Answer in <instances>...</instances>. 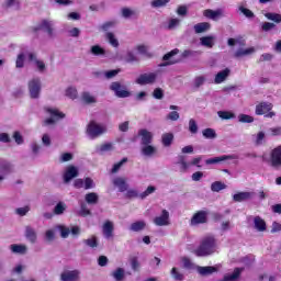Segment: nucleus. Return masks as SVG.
<instances>
[{
	"instance_id": "f257e3e1",
	"label": "nucleus",
	"mask_w": 281,
	"mask_h": 281,
	"mask_svg": "<svg viewBox=\"0 0 281 281\" xmlns=\"http://www.w3.org/2000/svg\"><path fill=\"white\" fill-rule=\"evenodd\" d=\"M215 247L216 239L213 236H206L201 240L200 246L193 251V254H195L198 258L212 256V254H214Z\"/></svg>"
},
{
	"instance_id": "f03ea898",
	"label": "nucleus",
	"mask_w": 281,
	"mask_h": 281,
	"mask_svg": "<svg viewBox=\"0 0 281 281\" xmlns=\"http://www.w3.org/2000/svg\"><path fill=\"white\" fill-rule=\"evenodd\" d=\"M228 47H234L235 45H239V48L234 53V58H245V56H251V54H256L255 47L244 48L246 45L245 40L243 37L238 38H228L227 40Z\"/></svg>"
},
{
	"instance_id": "7ed1b4c3",
	"label": "nucleus",
	"mask_w": 281,
	"mask_h": 281,
	"mask_svg": "<svg viewBox=\"0 0 281 281\" xmlns=\"http://www.w3.org/2000/svg\"><path fill=\"white\" fill-rule=\"evenodd\" d=\"M110 90L114 92L116 98H131L128 87L120 81H114L110 85Z\"/></svg>"
},
{
	"instance_id": "20e7f679",
	"label": "nucleus",
	"mask_w": 281,
	"mask_h": 281,
	"mask_svg": "<svg viewBox=\"0 0 281 281\" xmlns=\"http://www.w3.org/2000/svg\"><path fill=\"white\" fill-rule=\"evenodd\" d=\"M38 31L47 33V36L49 38H54V36H56V32L54 30V21L52 20H47V19L42 20L35 27V32H38Z\"/></svg>"
},
{
	"instance_id": "39448f33",
	"label": "nucleus",
	"mask_w": 281,
	"mask_h": 281,
	"mask_svg": "<svg viewBox=\"0 0 281 281\" xmlns=\"http://www.w3.org/2000/svg\"><path fill=\"white\" fill-rule=\"evenodd\" d=\"M30 98L38 100L41 98V78H33L27 83Z\"/></svg>"
},
{
	"instance_id": "423d86ee",
	"label": "nucleus",
	"mask_w": 281,
	"mask_h": 281,
	"mask_svg": "<svg viewBox=\"0 0 281 281\" xmlns=\"http://www.w3.org/2000/svg\"><path fill=\"white\" fill-rule=\"evenodd\" d=\"M269 166H271V168H274L276 170H278V168H281V145L274 147L270 151Z\"/></svg>"
},
{
	"instance_id": "0eeeda50",
	"label": "nucleus",
	"mask_w": 281,
	"mask_h": 281,
	"mask_svg": "<svg viewBox=\"0 0 281 281\" xmlns=\"http://www.w3.org/2000/svg\"><path fill=\"white\" fill-rule=\"evenodd\" d=\"M209 214L207 211L203 210L195 212L190 220V225L192 227H195V225H205V223H207Z\"/></svg>"
},
{
	"instance_id": "6e6552de",
	"label": "nucleus",
	"mask_w": 281,
	"mask_h": 281,
	"mask_svg": "<svg viewBox=\"0 0 281 281\" xmlns=\"http://www.w3.org/2000/svg\"><path fill=\"white\" fill-rule=\"evenodd\" d=\"M104 133V127L100 126L95 123V121H90L87 126V134L91 139H95V137H100Z\"/></svg>"
},
{
	"instance_id": "1a4fd4ad",
	"label": "nucleus",
	"mask_w": 281,
	"mask_h": 281,
	"mask_svg": "<svg viewBox=\"0 0 281 281\" xmlns=\"http://www.w3.org/2000/svg\"><path fill=\"white\" fill-rule=\"evenodd\" d=\"M157 82V72L142 74L136 79V85H155Z\"/></svg>"
},
{
	"instance_id": "9d476101",
	"label": "nucleus",
	"mask_w": 281,
	"mask_h": 281,
	"mask_svg": "<svg viewBox=\"0 0 281 281\" xmlns=\"http://www.w3.org/2000/svg\"><path fill=\"white\" fill-rule=\"evenodd\" d=\"M47 112L50 114V117L44 121V126H52V124H56V120H63L65 117V113L56 109L48 108Z\"/></svg>"
},
{
	"instance_id": "9b49d317",
	"label": "nucleus",
	"mask_w": 281,
	"mask_h": 281,
	"mask_svg": "<svg viewBox=\"0 0 281 281\" xmlns=\"http://www.w3.org/2000/svg\"><path fill=\"white\" fill-rule=\"evenodd\" d=\"M27 59L29 63H34L35 67L37 68V71L40 74H45V71H47V66L45 65V61L40 60L36 57V53H27Z\"/></svg>"
},
{
	"instance_id": "f8f14e48",
	"label": "nucleus",
	"mask_w": 281,
	"mask_h": 281,
	"mask_svg": "<svg viewBox=\"0 0 281 281\" xmlns=\"http://www.w3.org/2000/svg\"><path fill=\"white\" fill-rule=\"evenodd\" d=\"M203 16L206 19H210L211 21H218V19H223L225 16V10L224 9H206L203 11Z\"/></svg>"
},
{
	"instance_id": "ddd939ff",
	"label": "nucleus",
	"mask_w": 281,
	"mask_h": 281,
	"mask_svg": "<svg viewBox=\"0 0 281 281\" xmlns=\"http://www.w3.org/2000/svg\"><path fill=\"white\" fill-rule=\"evenodd\" d=\"M27 54H34V52H31L27 47H22L15 59L16 69H23L25 67Z\"/></svg>"
},
{
	"instance_id": "4468645a",
	"label": "nucleus",
	"mask_w": 281,
	"mask_h": 281,
	"mask_svg": "<svg viewBox=\"0 0 281 281\" xmlns=\"http://www.w3.org/2000/svg\"><path fill=\"white\" fill-rule=\"evenodd\" d=\"M154 223L158 227H166L167 225H170V213L166 209L162 210L161 215L154 218Z\"/></svg>"
},
{
	"instance_id": "2eb2a0df",
	"label": "nucleus",
	"mask_w": 281,
	"mask_h": 281,
	"mask_svg": "<svg viewBox=\"0 0 281 281\" xmlns=\"http://www.w3.org/2000/svg\"><path fill=\"white\" fill-rule=\"evenodd\" d=\"M179 54V48H175L170 50L169 53L165 54L162 57V60L165 63L160 64V67H168L170 65H177V60L172 59L173 56H177Z\"/></svg>"
},
{
	"instance_id": "dca6fc26",
	"label": "nucleus",
	"mask_w": 281,
	"mask_h": 281,
	"mask_svg": "<svg viewBox=\"0 0 281 281\" xmlns=\"http://www.w3.org/2000/svg\"><path fill=\"white\" fill-rule=\"evenodd\" d=\"M138 137H140L142 146H148L149 144H153V133L148 132L146 128L138 131Z\"/></svg>"
},
{
	"instance_id": "f3484780",
	"label": "nucleus",
	"mask_w": 281,
	"mask_h": 281,
	"mask_svg": "<svg viewBox=\"0 0 281 281\" xmlns=\"http://www.w3.org/2000/svg\"><path fill=\"white\" fill-rule=\"evenodd\" d=\"M79 278H80V271L78 270L65 271L60 274L61 281H78Z\"/></svg>"
},
{
	"instance_id": "a211bd4d",
	"label": "nucleus",
	"mask_w": 281,
	"mask_h": 281,
	"mask_svg": "<svg viewBox=\"0 0 281 281\" xmlns=\"http://www.w3.org/2000/svg\"><path fill=\"white\" fill-rule=\"evenodd\" d=\"M78 177V168L74 166H68L64 173V183H69L71 179H76Z\"/></svg>"
},
{
	"instance_id": "6ab92c4d",
	"label": "nucleus",
	"mask_w": 281,
	"mask_h": 281,
	"mask_svg": "<svg viewBox=\"0 0 281 281\" xmlns=\"http://www.w3.org/2000/svg\"><path fill=\"white\" fill-rule=\"evenodd\" d=\"M229 74H232V70H229V68H225L224 70L217 72L215 75L214 83L222 85V82H225V80L229 78Z\"/></svg>"
},
{
	"instance_id": "aec40b11",
	"label": "nucleus",
	"mask_w": 281,
	"mask_h": 281,
	"mask_svg": "<svg viewBox=\"0 0 281 281\" xmlns=\"http://www.w3.org/2000/svg\"><path fill=\"white\" fill-rule=\"evenodd\" d=\"M89 54H91V56L104 58L106 57V49H104L102 46L97 44L90 47Z\"/></svg>"
},
{
	"instance_id": "412c9836",
	"label": "nucleus",
	"mask_w": 281,
	"mask_h": 281,
	"mask_svg": "<svg viewBox=\"0 0 281 281\" xmlns=\"http://www.w3.org/2000/svg\"><path fill=\"white\" fill-rule=\"evenodd\" d=\"M3 8L19 12L21 10V0H4Z\"/></svg>"
},
{
	"instance_id": "4be33fe9",
	"label": "nucleus",
	"mask_w": 281,
	"mask_h": 281,
	"mask_svg": "<svg viewBox=\"0 0 281 281\" xmlns=\"http://www.w3.org/2000/svg\"><path fill=\"white\" fill-rule=\"evenodd\" d=\"M256 115H263L265 117H274L276 112L271 111L269 106H257Z\"/></svg>"
},
{
	"instance_id": "5701e85b",
	"label": "nucleus",
	"mask_w": 281,
	"mask_h": 281,
	"mask_svg": "<svg viewBox=\"0 0 281 281\" xmlns=\"http://www.w3.org/2000/svg\"><path fill=\"white\" fill-rule=\"evenodd\" d=\"M212 24L210 22H200L193 26L195 34H204V32H209L211 30Z\"/></svg>"
},
{
	"instance_id": "b1692460",
	"label": "nucleus",
	"mask_w": 281,
	"mask_h": 281,
	"mask_svg": "<svg viewBox=\"0 0 281 281\" xmlns=\"http://www.w3.org/2000/svg\"><path fill=\"white\" fill-rule=\"evenodd\" d=\"M25 238L34 245L38 238L36 231L32 226L25 227Z\"/></svg>"
},
{
	"instance_id": "393cba45",
	"label": "nucleus",
	"mask_w": 281,
	"mask_h": 281,
	"mask_svg": "<svg viewBox=\"0 0 281 281\" xmlns=\"http://www.w3.org/2000/svg\"><path fill=\"white\" fill-rule=\"evenodd\" d=\"M114 226H113V222L111 221H105V223L103 224V235L105 238H113V232H114Z\"/></svg>"
},
{
	"instance_id": "a878e982",
	"label": "nucleus",
	"mask_w": 281,
	"mask_h": 281,
	"mask_svg": "<svg viewBox=\"0 0 281 281\" xmlns=\"http://www.w3.org/2000/svg\"><path fill=\"white\" fill-rule=\"evenodd\" d=\"M113 186L119 188L120 192H126V190H128V183H126L125 178H120V177L115 178L113 180Z\"/></svg>"
},
{
	"instance_id": "bb28decb",
	"label": "nucleus",
	"mask_w": 281,
	"mask_h": 281,
	"mask_svg": "<svg viewBox=\"0 0 281 281\" xmlns=\"http://www.w3.org/2000/svg\"><path fill=\"white\" fill-rule=\"evenodd\" d=\"M227 159H234V157L223 155L220 157L209 158L205 160V164L206 166H214L215 164H221V161H227Z\"/></svg>"
},
{
	"instance_id": "cd10ccee",
	"label": "nucleus",
	"mask_w": 281,
	"mask_h": 281,
	"mask_svg": "<svg viewBox=\"0 0 281 281\" xmlns=\"http://www.w3.org/2000/svg\"><path fill=\"white\" fill-rule=\"evenodd\" d=\"M255 228L257 232H267V222L260 216L254 218Z\"/></svg>"
},
{
	"instance_id": "c85d7f7f",
	"label": "nucleus",
	"mask_w": 281,
	"mask_h": 281,
	"mask_svg": "<svg viewBox=\"0 0 281 281\" xmlns=\"http://www.w3.org/2000/svg\"><path fill=\"white\" fill-rule=\"evenodd\" d=\"M198 271L200 276H212V273H216V271H218V268L214 266L198 267Z\"/></svg>"
},
{
	"instance_id": "c756f323",
	"label": "nucleus",
	"mask_w": 281,
	"mask_h": 281,
	"mask_svg": "<svg viewBox=\"0 0 281 281\" xmlns=\"http://www.w3.org/2000/svg\"><path fill=\"white\" fill-rule=\"evenodd\" d=\"M81 102L85 104H95L98 102V99L91 94V92L85 91L81 93Z\"/></svg>"
},
{
	"instance_id": "7c9ffc66",
	"label": "nucleus",
	"mask_w": 281,
	"mask_h": 281,
	"mask_svg": "<svg viewBox=\"0 0 281 281\" xmlns=\"http://www.w3.org/2000/svg\"><path fill=\"white\" fill-rule=\"evenodd\" d=\"M65 97L69 100H78V88L70 86L65 89Z\"/></svg>"
},
{
	"instance_id": "2f4dec72",
	"label": "nucleus",
	"mask_w": 281,
	"mask_h": 281,
	"mask_svg": "<svg viewBox=\"0 0 281 281\" xmlns=\"http://www.w3.org/2000/svg\"><path fill=\"white\" fill-rule=\"evenodd\" d=\"M200 45H202V47H207L209 49H212L214 47V36L209 35L201 37Z\"/></svg>"
},
{
	"instance_id": "473e14b6",
	"label": "nucleus",
	"mask_w": 281,
	"mask_h": 281,
	"mask_svg": "<svg viewBox=\"0 0 281 281\" xmlns=\"http://www.w3.org/2000/svg\"><path fill=\"white\" fill-rule=\"evenodd\" d=\"M236 203H243V201H249L251 199V192H239L233 195Z\"/></svg>"
},
{
	"instance_id": "72a5a7b5",
	"label": "nucleus",
	"mask_w": 281,
	"mask_h": 281,
	"mask_svg": "<svg viewBox=\"0 0 281 281\" xmlns=\"http://www.w3.org/2000/svg\"><path fill=\"white\" fill-rule=\"evenodd\" d=\"M123 19H131L132 16H139V11L131 9V8H123L121 10Z\"/></svg>"
},
{
	"instance_id": "f704fd0d",
	"label": "nucleus",
	"mask_w": 281,
	"mask_h": 281,
	"mask_svg": "<svg viewBox=\"0 0 281 281\" xmlns=\"http://www.w3.org/2000/svg\"><path fill=\"white\" fill-rule=\"evenodd\" d=\"M99 199L100 198L98 196V193H95V192L87 193L85 196L86 203H88V205L98 204Z\"/></svg>"
},
{
	"instance_id": "c9c22d12",
	"label": "nucleus",
	"mask_w": 281,
	"mask_h": 281,
	"mask_svg": "<svg viewBox=\"0 0 281 281\" xmlns=\"http://www.w3.org/2000/svg\"><path fill=\"white\" fill-rule=\"evenodd\" d=\"M175 140V135L172 133L162 134L161 142L165 147L172 146V142Z\"/></svg>"
},
{
	"instance_id": "e433bc0d",
	"label": "nucleus",
	"mask_w": 281,
	"mask_h": 281,
	"mask_svg": "<svg viewBox=\"0 0 281 281\" xmlns=\"http://www.w3.org/2000/svg\"><path fill=\"white\" fill-rule=\"evenodd\" d=\"M131 232H142L143 229H146V222L144 221H137L131 224L130 226Z\"/></svg>"
},
{
	"instance_id": "4c0bfd02",
	"label": "nucleus",
	"mask_w": 281,
	"mask_h": 281,
	"mask_svg": "<svg viewBox=\"0 0 281 281\" xmlns=\"http://www.w3.org/2000/svg\"><path fill=\"white\" fill-rule=\"evenodd\" d=\"M157 153V148H155L153 145H144L142 148V154L145 155V157H153Z\"/></svg>"
},
{
	"instance_id": "58836bf2",
	"label": "nucleus",
	"mask_w": 281,
	"mask_h": 281,
	"mask_svg": "<svg viewBox=\"0 0 281 281\" xmlns=\"http://www.w3.org/2000/svg\"><path fill=\"white\" fill-rule=\"evenodd\" d=\"M202 135L205 137V139H216L217 137L216 131L211 127L203 130Z\"/></svg>"
},
{
	"instance_id": "ea45409f",
	"label": "nucleus",
	"mask_w": 281,
	"mask_h": 281,
	"mask_svg": "<svg viewBox=\"0 0 281 281\" xmlns=\"http://www.w3.org/2000/svg\"><path fill=\"white\" fill-rule=\"evenodd\" d=\"M65 210H67V204L58 202L54 207L53 214L60 216V214H65Z\"/></svg>"
},
{
	"instance_id": "a19ab883",
	"label": "nucleus",
	"mask_w": 281,
	"mask_h": 281,
	"mask_svg": "<svg viewBox=\"0 0 281 281\" xmlns=\"http://www.w3.org/2000/svg\"><path fill=\"white\" fill-rule=\"evenodd\" d=\"M105 38H106L108 43H110V45H112V47H120V41H117L115 38V34L108 32V33H105Z\"/></svg>"
},
{
	"instance_id": "79ce46f5",
	"label": "nucleus",
	"mask_w": 281,
	"mask_h": 281,
	"mask_svg": "<svg viewBox=\"0 0 281 281\" xmlns=\"http://www.w3.org/2000/svg\"><path fill=\"white\" fill-rule=\"evenodd\" d=\"M217 115L221 120H234L236 117V114L229 111H218Z\"/></svg>"
},
{
	"instance_id": "37998d69",
	"label": "nucleus",
	"mask_w": 281,
	"mask_h": 281,
	"mask_svg": "<svg viewBox=\"0 0 281 281\" xmlns=\"http://www.w3.org/2000/svg\"><path fill=\"white\" fill-rule=\"evenodd\" d=\"M79 216H82L83 218L87 216H91V210L87 206V203L82 202L80 204V211L78 212Z\"/></svg>"
},
{
	"instance_id": "c03bdc74",
	"label": "nucleus",
	"mask_w": 281,
	"mask_h": 281,
	"mask_svg": "<svg viewBox=\"0 0 281 281\" xmlns=\"http://www.w3.org/2000/svg\"><path fill=\"white\" fill-rule=\"evenodd\" d=\"M238 122L240 124H251V123H254V116H251L249 114H239Z\"/></svg>"
},
{
	"instance_id": "a18cd8bd",
	"label": "nucleus",
	"mask_w": 281,
	"mask_h": 281,
	"mask_svg": "<svg viewBox=\"0 0 281 281\" xmlns=\"http://www.w3.org/2000/svg\"><path fill=\"white\" fill-rule=\"evenodd\" d=\"M11 251L13 254H25L27 251V247L23 245L13 244L11 245Z\"/></svg>"
},
{
	"instance_id": "49530a36",
	"label": "nucleus",
	"mask_w": 281,
	"mask_h": 281,
	"mask_svg": "<svg viewBox=\"0 0 281 281\" xmlns=\"http://www.w3.org/2000/svg\"><path fill=\"white\" fill-rule=\"evenodd\" d=\"M181 25V20L179 18H172L168 22L167 30H177Z\"/></svg>"
},
{
	"instance_id": "de8ad7c7",
	"label": "nucleus",
	"mask_w": 281,
	"mask_h": 281,
	"mask_svg": "<svg viewBox=\"0 0 281 281\" xmlns=\"http://www.w3.org/2000/svg\"><path fill=\"white\" fill-rule=\"evenodd\" d=\"M124 268H117L112 272V277L114 278L115 281H122L124 280Z\"/></svg>"
},
{
	"instance_id": "09e8293b",
	"label": "nucleus",
	"mask_w": 281,
	"mask_h": 281,
	"mask_svg": "<svg viewBox=\"0 0 281 281\" xmlns=\"http://www.w3.org/2000/svg\"><path fill=\"white\" fill-rule=\"evenodd\" d=\"M226 186L225 183L221 181H215L211 184L212 192H221V190H225Z\"/></svg>"
},
{
	"instance_id": "8fccbe9b",
	"label": "nucleus",
	"mask_w": 281,
	"mask_h": 281,
	"mask_svg": "<svg viewBox=\"0 0 281 281\" xmlns=\"http://www.w3.org/2000/svg\"><path fill=\"white\" fill-rule=\"evenodd\" d=\"M265 16L269 21H273L274 23H281V14L280 13H266Z\"/></svg>"
},
{
	"instance_id": "3c124183",
	"label": "nucleus",
	"mask_w": 281,
	"mask_h": 281,
	"mask_svg": "<svg viewBox=\"0 0 281 281\" xmlns=\"http://www.w3.org/2000/svg\"><path fill=\"white\" fill-rule=\"evenodd\" d=\"M238 10L241 14H244V16H246V19H254L255 16L254 11L245 8L244 5H240Z\"/></svg>"
},
{
	"instance_id": "603ef678",
	"label": "nucleus",
	"mask_w": 281,
	"mask_h": 281,
	"mask_svg": "<svg viewBox=\"0 0 281 281\" xmlns=\"http://www.w3.org/2000/svg\"><path fill=\"white\" fill-rule=\"evenodd\" d=\"M273 58H276L273 54L265 53L259 57L258 63H271Z\"/></svg>"
},
{
	"instance_id": "864d4df0",
	"label": "nucleus",
	"mask_w": 281,
	"mask_h": 281,
	"mask_svg": "<svg viewBox=\"0 0 281 281\" xmlns=\"http://www.w3.org/2000/svg\"><path fill=\"white\" fill-rule=\"evenodd\" d=\"M83 243L88 247H91L92 249H95V247H98V237L92 236L91 238L85 239Z\"/></svg>"
},
{
	"instance_id": "5fc2aeb1",
	"label": "nucleus",
	"mask_w": 281,
	"mask_h": 281,
	"mask_svg": "<svg viewBox=\"0 0 281 281\" xmlns=\"http://www.w3.org/2000/svg\"><path fill=\"white\" fill-rule=\"evenodd\" d=\"M189 131L192 133V135H196V133H199V125L194 119H190L189 121Z\"/></svg>"
},
{
	"instance_id": "6e6d98bb",
	"label": "nucleus",
	"mask_w": 281,
	"mask_h": 281,
	"mask_svg": "<svg viewBox=\"0 0 281 281\" xmlns=\"http://www.w3.org/2000/svg\"><path fill=\"white\" fill-rule=\"evenodd\" d=\"M130 265H131L133 271H139L140 265H139V259L137 257H135V256L131 257Z\"/></svg>"
},
{
	"instance_id": "4d7b16f0",
	"label": "nucleus",
	"mask_w": 281,
	"mask_h": 281,
	"mask_svg": "<svg viewBox=\"0 0 281 281\" xmlns=\"http://www.w3.org/2000/svg\"><path fill=\"white\" fill-rule=\"evenodd\" d=\"M171 277H172L173 280H176V281H183V279H184L183 273H181L180 271H178L177 268H172V269H171Z\"/></svg>"
},
{
	"instance_id": "13d9d810",
	"label": "nucleus",
	"mask_w": 281,
	"mask_h": 281,
	"mask_svg": "<svg viewBox=\"0 0 281 281\" xmlns=\"http://www.w3.org/2000/svg\"><path fill=\"white\" fill-rule=\"evenodd\" d=\"M126 161H128V158H123L121 161L114 164L111 170L112 175H115V172H117Z\"/></svg>"
},
{
	"instance_id": "bf43d9fd",
	"label": "nucleus",
	"mask_w": 281,
	"mask_h": 281,
	"mask_svg": "<svg viewBox=\"0 0 281 281\" xmlns=\"http://www.w3.org/2000/svg\"><path fill=\"white\" fill-rule=\"evenodd\" d=\"M199 52L192 50V49H186L181 54V58H193V56H196Z\"/></svg>"
},
{
	"instance_id": "052dcab7",
	"label": "nucleus",
	"mask_w": 281,
	"mask_h": 281,
	"mask_svg": "<svg viewBox=\"0 0 281 281\" xmlns=\"http://www.w3.org/2000/svg\"><path fill=\"white\" fill-rule=\"evenodd\" d=\"M167 3H170V0H154L151 1L153 8H164Z\"/></svg>"
},
{
	"instance_id": "680f3d73",
	"label": "nucleus",
	"mask_w": 281,
	"mask_h": 281,
	"mask_svg": "<svg viewBox=\"0 0 281 281\" xmlns=\"http://www.w3.org/2000/svg\"><path fill=\"white\" fill-rule=\"evenodd\" d=\"M83 188L85 190H91L92 188H95V183H93V179L91 178H86L83 181Z\"/></svg>"
},
{
	"instance_id": "e2e57ef3",
	"label": "nucleus",
	"mask_w": 281,
	"mask_h": 281,
	"mask_svg": "<svg viewBox=\"0 0 281 281\" xmlns=\"http://www.w3.org/2000/svg\"><path fill=\"white\" fill-rule=\"evenodd\" d=\"M157 190L155 187L149 186L143 193L139 194V199H146V196H149V194H153Z\"/></svg>"
},
{
	"instance_id": "0e129e2a",
	"label": "nucleus",
	"mask_w": 281,
	"mask_h": 281,
	"mask_svg": "<svg viewBox=\"0 0 281 281\" xmlns=\"http://www.w3.org/2000/svg\"><path fill=\"white\" fill-rule=\"evenodd\" d=\"M137 196H139V193L137 192V190L134 189H130L125 193V199H137Z\"/></svg>"
},
{
	"instance_id": "69168bd1",
	"label": "nucleus",
	"mask_w": 281,
	"mask_h": 281,
	"mask_svg": "<svg viewBox=\"0 0 281 281\" xmlns=\"http://www.w3.org/2000/svg\"><path fill=\"white\" fill-rule=\"evenodd\" d=\"M176 12L178 16H188V7L179 5Z\"/></svg>"
},
{
	"instance_id": "338daca9",
	"label": "nucleus",
	"mask_w": 281,
	"mask_h": 281,
	"mask_svg": "<svg viewBox=\"0 0 281 281\" xmlns=\"http://www.w3.org/2000/svg\"><path fill=\"white\" fill-rule=\"evenodd\" d=\"M104 77L108 79V80H111V78H115V76H117V74H120V69H116V70H108V71H104Z\"/></svg>"
},
{
	"instance_id": "774afa93",
	"label": "nucleus",
	"mask_w": 281,
	"mask_h": 281,
	"mask_svg": "<svg viewBox=\"0 0 281 281\" xmlns=\"http://www.w3.org/2000/svg\"><path fill=\"white\" fill-rule=\"evenodd\" d=\"M269 132L271 133L272 137H280L281 136V126L270 127Z\"/></svg>"
}]
</instances>
